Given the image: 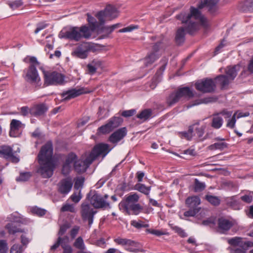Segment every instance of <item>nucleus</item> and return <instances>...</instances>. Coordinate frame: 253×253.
<instances>
[{
	"instance_id": "1",
	"label": "nucleus",
	"mask_w": 253,
	"mask_h": 253,
	"mask_svg": "<svg viewBox=\"0 0 253 253\" xmlns=\"http://www.w3.org/2000/svg\"><path fill=\"white\" fill-rule=\"evenodd\" d=\"M218 1V0H202L197 8L191 6L189 13L182 12L176 16V19L180 20L183 24V27L179 28L176 32L175 40L177 44H181L184 42L186 32L189 35H193L199 30V24L194 20H199L201 24L205 28L209 26L207 19L200 10L207 7L208 11L213 14L217 10L216 4Z\"/></svg>"
},
{
	"instance_id": "2",
	"label": "nucleus",
	"mask_w": 253,
	"mask_h": 253,
	"mask_svg": "<svg viewBox=\"0 0 253 253\" xmlns=\"http://www.w3.org/2000/svg\"><path fill=\"white\" fill-rule=\"evenodd\" d=\"M53 154L52 142L51 140H49L41 147L38 155L39 168L37 172L42 178H50L53 175L56 167Z\"/></svg>"
},
{
	"instance_id": "3",
	"label": "nucleus",
	"mask_w": 253,
	"mask_h": 253,
	"mask_svg": "<svg viewBox=\"0 0 253 253\" xmlns=\"http://www.w3.org/2000/svg\"><path fill=\"white\" fill-rule=\"evenodd\" d=\"M91 33L88 27L84 25L81 27H74L67 31H61L59 36L61 38L68 39L75 42L79 41L82 38L88 39Z\"/></svg>"
},
{
	"instance_id": "4",
	"label": "nucleus",
	"mask_w": 253,
	"mask_h": 253,
	"mask_svg": "<svg viewBox=\"0 0 253 253\" xmlns=\"http://www.w3.org/2000/svg\"><path fill=\"white\" fill-rule=\"evenodd\" d=\"M44 85H62L65 83V76L58 72L43 71Z\"/></svg>"
},
{
	"instance_id": "5",
	"label": "nucleus",
	"mask_w": 253,
	"mask_h": 253,
	"mask_svg": "<svg viewBox=\"0 0 253 253\" xmlns=\"http://www.w3.org/2000/svg\"><path fill=\"white\" fill-rule=\"evenodd\" d=\"M195 86L197 90L203 93H212L215 90L216 84L214 80L205 78L196 82Z\"/></svg>"
},
{
	"instance_id": "6",
	"label": "nucleus",
	"mask_w": 253,
	"mask_h": 253,
	"mask_svg": "<svg viewBox=\"0 0 253 253\" xmlns=\"http://www.w3.org/2000/svg\"><path fill=\"white\" fill-rule=\"evenodd\" d=\"M117 11L116 8L111 5H107L104 10L99 11L96 15L100 24L103 25L105 23V19L111 20L117 17Z\"/></svg>"
},
{
	"instance_id": "7",
	"label": "nucleus",
	"mask_w": 253,
	"mask_h": 253,
	"mask_svg": "<svg viewBox=\"0 0 253 253\" xmlns=\"http://www.w3.org/2000/svg\"><path fill=\"white\" fill-rule=\"evenodd\" d=\"M23 77L28 83L38 86L41 85V78L36 67L34 64H31L29 66L27 73Z\"/></svg>"
},
{
	"instance_id": "8",
	"label": "nucleus",
	"mask_w": 253,
	"mask_h": 253,
	"mask_svg": "<svg viewBox=\"0 0 253 253\" xmlns=\"http://www.w3.org/2000/svg\"><path fill=\"white\" fill-rule=\"evenodd\" d=\"M114 242L117 245L125 247V249L130 252H138L139 243L127 238L118 237L114 239Z\"/></svg>"
},
{
	"instance_id": "9",
	"label": "nucleus",
	"mask_w": 253,
	"mask_h": 253,
	"mask_svg": "<svg viewBox=\"0 0 253 253\" xmlns=\"http://www.w3.org/2000/svg\"><path fill=\"white\" fill-rule=\"evenodd\" d=\"M96 212L88 204L84 203L81 205V214L82 219L84 221H87L89 227L93 222L94 216Z\"/></svg>"
},
{
	"instance_id": "10",
	"label": "nucleus",
	"mask_w": 253,
	"mask_h": 253,
	"mask_svg": "<svg viewBox=\"0 0 253 253\" xmlns=\"http://www.w3.org/2000/svg\"><path fill=\"white\" fill-rule=\"evenodd\" d=\"M110 150L108 144L99 143L94 146L89 156L93 162L98 156L104 157Z\"/></svg>"
},
{
	"instance_id": "11",
	"label": "nucleus",
	"mask_w": 253,
	"mask_h": 253,
	"mask_svg": "<svg viewBox=\"0 0 253 253\" xmlns=\"http://www.w3.org/2000/svg\"><path fill=\"white\" fill-rule=\"evenodd\" d=\"M235 221L233 219L225 217H219L217 221V230L221 234H226L234 226Z\"/></svg>"
},
{
	"instance_id": "12",
	"label": "nucleus",
	"mask_w": 253,
	"mask_h": 253,
	"mask_svg": "<svg viewBox=\"0 0 253 253\" xmlns=\"http://www.w3.org/2000/svg\"><path fill=\"white\" fill-rule=\"evenodd\" d=\"M94 46L90 42H84L78 46L72 52V55L78 58L85 59L89 51L93 50Z\"/></svg>"
},
{
	"instance_id": "13",
	"label": "nucleus",
	"mask_w": 253,
	"mask_h": 253,
	"mask_svg": "<svg viewBox=\"0 0 253 253\" xmlns=\"http://www.w3.org/2000/svg\"><path fill=\"white\" fill-rule=\"evenodd\" d=\"M232 112L227 111L225 110H222L219 113H214L212 116L211 122V126L214 129L220 128L223 125V120L220 115L225 116L226 117L229 118L231 116Z\"/></svg>"
},
{
	"instance_id": "14",
	"label": "nucleus",
	"mask_w": 253,
	"mask_h": 253,
	"mask_svg": "<svg viewBox=\"0 0 253 253\" xmlns=\"http://www.w3.org/2000/svg\"><path fill=\"white\" fill-rule=\"evenodd\" d=\"M91 205L95 209L110 208V204L104 200L103 197L94 192L93 194L89 199Z\"/></svg>"
},
{
	"instance_id": "15",
	"label": "nucleus",
	"mask_w": 253,
	"mask_h": 253,
	"mask_svg": "<svg viewBox=\"0 0 253 253\" xmlns=\"http://www.w3.org/2000/svg\"><path fill=\"white\" fill-rule=\"evenodd\" d=\"M93 161L88 156L85 159L78 160L74 163V169L78 173L84 172Z\"/></svg>"
},
{
	"instance_id": "16",
	"label": "nucleus",
	"mask_w": 253,
	"mask_h": 253,
	"mask_svg": "<svg viewBox=\"0 0 253 253\" xmlns=\"http://www.w3.org/2000/svg\"><path fill=\"white\" fill-rule=\"evenodd\" d=\"M72 186L73 182L70 178H64L57 184L58 191L62 195H67L71 191Z\"/></svg>"
},
{
	"instance_id": "17",
	"label": "nucleus",
	"mask_w": 253,
	"mask_h": 253,
	"mask_svg": "<svg viewBox=\"0 0 253 253\" xmlns=\"http://www.w3.org/2000/svg\"><path fill=\"white\" fill-rule=\"evenodd\" d=\"M87 93L86 91H84L83 88L79 89H71L67 91H64L61 94L62 98V101H68L71 99L74 98L81 94Z\"/></svg>"
},
{
	"instance_id": "18",
	"label": "nucleus",
	"mask_w": 253,
	"mask_h": 253,
	"mask_svg": "<svg viewBox=\"0 0 253 253\" xmlns=\"http://www.w3.org/2000/svg\"><path fill=\"white\" fill-rule=\"evenodd\" d=\"M127 133V130L126 127H121L110 135L109 141L113 144H117L126 135Z\"/></svg>"
},
{
	"instance_id": "19",
	"label": "nucleus",
	"mask_w": 253,
	"mask_h": 253,
	"mask_svg": "<svg viewBox=\"0 0 253 253\" xmlns=\"http://www.w3.org/2000/svg\"><path fill=\"white\" fill-rule=\"evenodd\" d=\"M0 157L6 159L11 158L14 162L19 161V159L14 155L12 148L9 146L3 145L0 147Z\"/></svg>"
},
{
	"instance_id": "20",
	"label": "nucleus",
	"mask_w": 253,
	"mask_h": 253,
	"mask_svg": "<svg viewBox=\"0 0 253 253\" xmlns=\"http://www.w3.org/2000/svg\"><path fill=\"white\" fill-rule=\"evenodd\" d=\"M24 126V125L22 124L21 121L16 119L12 120L10 124V136L17 137L19 135V130Z\"/></svg>"
},
{
	"instance_id": "21",
	"label": "nucleus",
	"mask_w": 253,
	"mask_h": 253,
	"mask_svg": "<svg viewBox=\"0 0 253 253\" xmlns=\"http://www.w3.org/2000/svg\"><path fill=\"white\" fill-rule=\"evenodd\" d=\"M48 107L44 104H40L31 108L29 113L34 117H39L43 115L47 111Z\"/></svg>"
},
{
	"instance_id": "22",
	"label": "nucleus",
	"mask_w": 253,
	"mask_h": 253,
	"mask_svg": "<svg viewBox=\"0 0 253 253\" xmlns=\"http://www.w3.org/2000/svg\"><path fill=\"white\" fill-rule=\"evenodd\" d=\"M139 199V196L137 193L130 194L120 202L119 206H124L126 208V205L129 206L131 204H136Z\"/></svg>"
},
{
	"instance_id": "23",
	"label": "nucleus",
	"mask_w": 253,
	"mask_h": 253,
	"mask_svg": "<svg viewBox=\"0 0 253 253\" xmlns=\"http://www.w3.org/2000/svg\"><path fill=\"white\" fill-rule=\"evenodd\" d=\"M175 91L180 99L183 97L189 99L194 97L193 91L188 86L179 88Z\"/></svg>"
},
{
	"instance_id": "24",
	"label": "nucleus",
	"mask_w": 253,
	"mask_h": 253,
	"mask_svg": "<svg viewBox=\"0 0 253 253\" xmlns=\"http://www.w3.org/2000/svg\"><path fill=\"white\" fill-rule=\"evenodd\" d=\"M240 69V66L238 64L234 66H228L225 70V75L231 81H233L237 76Z\"/></svg>"
},
{
	"instance_id": "25",
	"label": "nucleus",
	"mask_w": 253,
	"mask_h": 253,
	"mask_svg": "<svg viewBox=\"0 0 253 253\" xmlns=\"http://www.w3.org/2000/svg\"><path fill=\"white\" fill-rule=\"evenodd\" d=\"M187 206L189 209H200L198 206L201 204V200L198 196H195L188 197L185 201Z\"/></svg>"
},
{
	"instance_id": "26",
	"label": "nucleus",
	"mask_w": 253,
	"mask_h": 253,
	"mask_svg": "<svg viewBox=\"0 0 253 253\" xmlns=\"http://www.w3.org/2000/svg\"><path fill=\"white\" fill-rule=\"evenodd\" d=\"M214 80L220 86L221 89H225L230 84L231 80L225 75H220L217 76Z\"/></svg>"
},
{
	"instance_id": "27",
	"label": "nucleus",
	"mask_w": 253,
	"mask_h": 253,
	"mask_svg": "<svg viewBox=\"0 0 253 253\" xmlns=\"http://www.w3.org/2000/svg\"><path fill=\"white\" fill-rule=\"evenodd\" d=\"M227 204L234 210H239L242 207L240 200L236 199L235 196L228 198Z\"/></svg>"
},
{
	"instance_id": "28",
	"label": "nucleus",
	"mask_w": 253,
	"mask_h": 253,
	"mask_svg": "<svg viewBox=\"0 0 253 253\" xmlns=\"http://www.w3.org/2000/svg\"><path fill=\"white\" fill-rule=\"evenodd\" d=\"M180 99L176 91L171 92L166 98V103L169 107L174 105L177 103Z\"/></svg>"
},
{
	"instance_id": "29",
	"label": "nucleus",
	"mask_w": 253,
	"mask_h": 253,
	"mask_svg": "<svg viewBox=\"0 0 253 253\" xmlns=\"http://www.w3.org/2000/svg\"><path fill=\"white\" fill-rule=\"evenodd\" d=\"M152 115V111L151 109H146L141 111L136 115V117L143 122L149 119Z\"/></svg>"
},
{
	"instance_id": "30",
	"label": "nucleus",
	"mask_w": 253,
	"mask_h": 253,
	"mask_svg": "<svg viewBox=\"0 0 253 253\" xmlns=\"http://www.w3.org/2000/svg\"><path fill=\"white\" fill-rule=\"evenodd\" d=\"M120 26L119 23L112 25L111 26H103L100 29V32L104 34L102 36L104 38L107 37L113 31L119 28Z\"/></svg>"
},
{
	"instance_id": "31",
	"label": "nucleus",
	"mask_w": 253,
	"mask_h": 253,
	"mask_svg": "<svg viewBox=\"0 0 253 253\" xmlns=\"http://www.w3.org/2000/svg\"><path fill=\"white\" fill-rule=\"evenodd\" d=\"M160 56V55L158 53L150 52L145 58L144 60L145 61V66H148L149 65L153 63L157 59L159 58Z\"/></svg>"
},
{
	"instance_id": "32",
	"label": "nucleus",
	"mask_w": 253,
	"mask_h": 253,
	"mask_svg": "<svg viewBox=\"0 0 253 253\" xmlns=\"http://www.w3.org/2000/svg\"><path fill=\"white\" fill-rule=\"evenodd\" d=\"M69 242V238L67 236H65L63 237L59 236L56 243L51 247L50 250L54 251L57 249L60 246H62V244H67Z\"/></svg>"
},
{
	"instance_id": "33",
	"label": "nucleus",
	"mask_w": 253,
	"mask_h": 253,
	"mask_svg": "<svg viewBox=\"0 0 253 253\" xmlns=\"http://www.w3.org/2000/svg\"><path fill=\"white\" fill-rule=\"evenodd\" d=\"M134 189L137 190L146 195H148L150 193L151 187L146 186L144 184L138 183L136 184L134 186Z\"/></svg>"
},
{
	"instance_id": "34",
	"label": "nucleus",
	"mask_w": 253,
	"mask_h": 253,
	"mask_svg": "<svg viewBox=\"0 0 253 253\" xmlns=\"http://www.w3.org/2000/svg\"><path fill=\"white\" fill-rule=\"evenodd\" d=\"M108 122L109 123L111 128L114 130L121 125L123 122V119L120 117L114 116L110 119Z\"/></svg>"
},
{
	"instance_id": "35",
	"label": "nucleus",
	"mask_w": 253,
	"mask_h": 253,
	"mask_svg": "<svg viewBox=\"0 0 253 253\" xmlns=\"http://www.w3.org/2000/svg\"><path fill=\"white\" fill-rule=\"evenodd\" d=\"M217 98L214 97H208L201 99L200 100H197L195 101L194 104L188 106V108L191 107L194 105H199L201 103L208 104L209 103H212L216 101Z\"/></svg>"
},
{
	"instance_id": "36",
	"label": "nucleus",
	"mask_w": 253,
	"mask_h": 253,
	"mask_svg": "<svg viewBox=\"0 0 253 253\" xmlns=\"http://www.w3.org/2000/svg\"><path fill=\"white\" fill-rule=\"evenodd\" d=\"M205 199L211 205L214 206H219L221 202V200L219 197L209 194L206 195L205 197Z\"/></svg>"
},
{
	"instance_id": "37",
	"label": "nucleus",
	"mask_w": 253,
	"mask_h": 253,
	"mask_svg": "<svg viewBox=\"0 0 253 253\" xmlns=\"http://www.w3.org/2000/svg\"><path fill=\"white\" fill-rule=\"evenodd\" d=\"M6 228L10 234H14L17 232H24V231L19 228L14 223H9L6 225Z\"/></svg>"
},
{
	"instance_id": "38",
	"label": "nucleus",
	"mask_w": 253,
	"mask_h": 253,
	"mask_svg": "<svg viewBox=\"0 0 253 253\" xmlns=\"http://www.w3.org/2000/svg\"><path fill=\"white\" fill-rule=\"evenodd\" d=\"M87 21L89 24L92 31L95 30L96 28H99L102 25L100 24V22H97L96 20L89 13H87Z\"/></svg>"
},
{
	"instance_id": "39",
	"label": "nucleus",
	"mask_w": 253,
	"mask_h": 253,
	"mask_svg": "<svg viewBox=\"0 0 253 253\" xmlns=\"http://www.w3.org/2000/svg\"><path fill=\"white\" fill-rule=\"evenodd\" d=\"M206 184L204 182H200L198 179L194 180V190L195 192H201L206 188Z\"/></svg>"
},
{
	"instance_id": "40",
	"label": "nucleus",
	"mask_w": 253,
	"mask_h": 253,
	"mask_svg": "<svg viewBox=\"0 0 253 253\" xmlns=\"http://www.w3.org/2000/svg\"><path fill=\"white\" fill-rule=\"evenodd\" d=\"M112 130L113 129L111 128V126H110L108 122L106 124L98 127L97 129L98 133L103 134H108L111 132Z\"/></svg>"
},
{
	"instance_id": "41",
	"label": "nucleus",
	"mask_w": 253,
	"mask_h": 253,
	"mask_svg": "<svg viewBox=\"0 0 253 253\" xmlns=\"http://www.w3.org/2000/svg\"><path fill=\"white\" fill-rule=\"evenodd\" d=\"M73 246L75 248L80 250L81 251L85 249V245L84 240L81 237H79L76 239L73 244Z\"/></svg>"
},
{
	"instance_id": "42",
	"label": "nucleus",
	"mask_w": 253,
	"mask_h": 253,
	"mask_svg": "<svg viewBox=\"0 0 253 253\" xmlns=\"http://www.w3.org/2000/svg\"><path fill=\"white\" fill-rule=\"evenodd\" d=\"M227 147V144L221 142H217L213 144H212L210 146V148L211 150H215V149H219L223 150L224 148Z\"/></svg>"
},
{
	"instance_id": "43",
	"label": "nucleus",
	"mask_w": 253,
	"mask_h": 253,
	"mask_svg": "<svg viewBox=\"0 0 253 253\" xmlns=\"http://www.w3.org/2000/svg\"><path fill=\"white\" fill-rule=\"evenodd\" d=\"M129 207L132 212V214L134 215L138 214L143 209L142 207L139 204H131Z\"/></svg>"
},
{
	"instance_id": "44",
	"label": "nucleus",
	"mask_w": 253,
	"mask_h": 253,
	"mask_svg": "<svg viewBox=\"0 0 253 253\" xmlns=\"http://www.w3.org/2000/svg\"><path fill=\"white\" fill-rule=\"evenodd\" d=\"M130 224L132 226L138 229L149 227L148 224H145L142 221H137L136 220H132Z\"/></svg>"
},
{
	"instance_id": "45",
	"label": "nucleus",
	"mask_w": 253,
	"mask_h": 253,
	"mask_svg": "<svg viewBox=\"0 0 253 253\" xmlns=\"http://www.w3.org/2000/svg\"><path fill=\"white\" fill-rule=\"evenodd\" d=\"M242 238L240 237H235L227 240L228 243L233 246H237L241 245L240 244L241 243Z\"/></svg>"
},
{
	"instance_id": "46",
	"label": "nucleus",
	"mask_w": 253,
	"mask_h": 253,
	"mask_svg": "<svg viewBox=\"0 0 253 253\" xmlns=\"http://www.w3.org/2000/svg\"><path fill=\"white\" fill-rule=\"evenodd\" d=\"M253 2L249 0H245L244 2L240 3V7L241 10L243 11L249 10L250 8L252 7Z\"/></svg>"
},
{
	"instance_id": "47",
	"label": "nucleus",
	"mask_w": 253,
	"mask_h": 253,
	"mask_svg": "<svg viewBox=\"0 0 253 253\" xmlns=\"http://www.w3.org/2000/svg\"><path fill=\"white\" fill-rule=\"evenodd\" d=\"M24 249L23 246L19 244L13 245L10 251V253H22Z\"/></svg>"
},
{
	"instance_id": "48",
	"label": "nucleus",
	"mask_w": 253,
	"mask_h": 253,
	"mask_svg": "<svg viewBox=\"0 0 253 253\" xmlns=\"http://www.w3.org/2000/svg\"><path fill=\"white\" fill-rule=\"evenodd\" d=\"M77 156L73 153H71L67 156L64 163L71 165V164L77 161Z\"/></svg>"
},
{
	"instance_id": "49",
	"label": "nucleus",
	"mask_w": 253,
	"mask_h": 253,
	"mask_svg": "<svg viewBox=\"0 0 253 253\" xmlns=\"http://www.w3.org/2000/svg\"><path fill=\"white\" fill-rule=\"evenodd\" d=\"M31 176L30 172H22L20 174V175L16 178V180L18 181H26Z\"/></svg>"
},
{
	"instance_id": "50",
	"label": "nucleus",
	"mask_w": 253,
	"mask_h": 253,
	"mask_svg": "<svg viewBox=\"0 0 253 253\" xmlns=\"http://www.w3.org/2000/svg\"><path fill=\"white\" fill-rule=\"evenodd\" d=\"M23 4L21 0H16L13 1H10L8 3V5L12 9H15L19 8Z\"/></svg>"
},
{
	"instance_id": "51",
	"label": "nucleus",
	"mask_w": 253,
	"mask_h": 253,
	"mask_svg": "<svg viewBox=\"0 0 253 253\" xmlns=\"http://www.w3.org/2000/svg\"><path fill=\"white\" fill-rule=\"evenodd\" d=\"M31 211L33 213L39 216H43L46 213V211L45 210L39 208L37 207L32 208Z\"/></svg>"
},
{
	"instance_id": "52",
	"label": "nucleus",
	"mask_w": 253,
	"mask_h": 253,
	"mask_svg": "<svg viewBox=\"0 0 253 253\" xmlns=\"http://www.w3.org/2000/svg\"><path fill=\"white\" fill-rule=\"evenodd\" d=\"M61 212L70 211L71 212H75V210L73 205L66 204L62 206L60 210Z\"/></svg>"
},
{
	"instance_id": "53",
	"label": "nucleus",
	"mask_w": 253,
	"mask_h": 253,
	"mask_svg": "<svg viewBox=\"0 0 253 253\" xmlns=\"http://www.w3.org/2000/svg\"><path fill=\"white\" fill-rule=\"evenodd\" d=\"M84 178L81 176L78 177L75 181L74 184V188L76 189H79L83 187L84 183Z\"/></svg>"
},
{
	"instance_id": "54",
	"label": "nucleus",
	"mask_w": 253,
	"mask_h": 253,
	"mask_svg": "<svg viewBox=\"0 0 253 253\" xmlns=\"http://www.w3.org/2000/svg\"><path fill=\"white\" fill-rule=\"evenodd\" d=\"M200 211V209H189V210L184 213V215L186 217L195 216Z\"/></svg>"
},
{
	"instance_id": "55",
	"label": "nucleus",
	"mask_w": 253,
	"mask_h": 253,
	"mask_svg": "<svg viewBox=\"0 0 253 253\" xmlns=\"http://www.w3.org/2000/svg\"><path fill=\"white\" fill-rule=\"evenodd\" d=\"M8 250V247L6 242L5 240H0V253H6Z\"/></svg>"
},
{
	"instance_id": "56",
	"label": "nucleus",
	"mask_w": 253,
	"mask_h": 253,
	"mask_svg": "<svg viewBox=\"0 0 253 253\" xmlns=\"http://www.w3.org/2000/svg\"><path fill=\"white\" fill-rule=\"evenodd\" d=\"M135 113L136 110L135 109H131L123 111L121 115L124 117L127 118L132 116Z\"/></svg>"
},
{
	"instance_id": "57",
	"label": "nucleus",
	"mask_w": 253,
	"mask_h": 253,
	"mask_svg": "<svg viewBox=\"0 0 253 253\" xmlns=\"http://www.w3.org/2000/svg\"><path fill=\"white\" fill-rule=\"evenodd\" d=\"M70 228L68 224H64L60 226V229L58 231V235L60 236H63L68 229Z\"/></svg>"
},
{
	"instance_id": "58",
	"label": "nucleus",
	"mask_w": 253,
	"mask_h": 253,
	"mask_svg": "<svg viewBox=\"0 0 253 253\" xmlns=\"http://www.w3.org/2000/svg\"><path fill=\"white\" fill-rule=\"evenodd\" d=\"M71 165H67L64 163L63 165L62 169V173L64 175H67L69 174L71 171Z\"/></svg>"
},
{
	"instance_id": "59",
	"label": "nucleus",
	"mask_w": 253,
	"mask_h": 253,
	"mask_svg": "<svg viewBox=\"0 0 253 253\" xmlns=\"http://www.w3.org/2000/svg\"><path fill=\"white\" fill-rule=\"evenodd\" d=\"M61 246L63 250V253H72L73 249L69 244H62Z\"/></svg>"
},
{
	"instance_id": "60",
	"label": "nucleus",
	"mask_w": 253,
	"mask_h": 253,
	"mask_svg": "<svg viewBox=\"0 0 253 253\" xmlns=\"http://www.w3.org/2000/svg\"><path fill=\"white\" fill-rule=\"evenodd\" d=\"M172 229L175 231L176 233H178L179 236H180L182 237H184L186 236V234L184 232V231L181 229V228L178 227V226H173L172 227Z\"/></svg>"
},
{
	"instance_id": "61",
	"label": "nucleus",
	"mask_w": 253,
	"mask_h": 253,
	"mask_svg": "<svg viewBox=\"0 0 253 253\" xmlns=\"http://www.w3.org/2000/svg\"><path fill=\"white\" fill-rule=\"evenodd\" d=\"M202 224L206 226H213L215 225V221L212 218H208L202 221Z\"/></svg>"
},
{
	"instance_id": "62",
	"label": "nucleus",
	"mask_w": 253,
	"mask_h": 253,
	"mask_svg": "<svg viewBox=\"0 0 253 253\" xmlns=\"http://www.w3.org/2000/svg\"><path fill=\"white\" fill-rule=\"evenodd\" d=\"M241 200L245 203L250 204L253 201V197L251 195H245L241 197Z\"/></svg>"
},
{
	"instance_id": "63",
	"label": "nucleus",
	"mask_w": 253,
	"mask_h": 253,
	"mask_svg": "<svg viewBox=\"0 0 253 253\" xmlns=\"http://www.w3.org/2000/svg\"><path fill=\"white\" fill-rule=\"evenodd\" d=\"M80 227L76 226L72 228L70 231V236L72 239H74L78 234Z\"/></svg>"
},
{
	"instance_id": "64",
	"label": "nucleus",
	"mask_w": 253,
	"mask_h": 253,
	"mask_svg": "<svg viewBox=\"0 0 253 253\" xmlns=\"http://www.w3.org/2000/svg\"><path fill=\"white\" fill-rule=\"evenodd\" d=\"M236 123V118H235V114H234L232 118L228 121L227 124V127H230L231 128H233L235 126Z\"/></svg>"
}]
</instances>
